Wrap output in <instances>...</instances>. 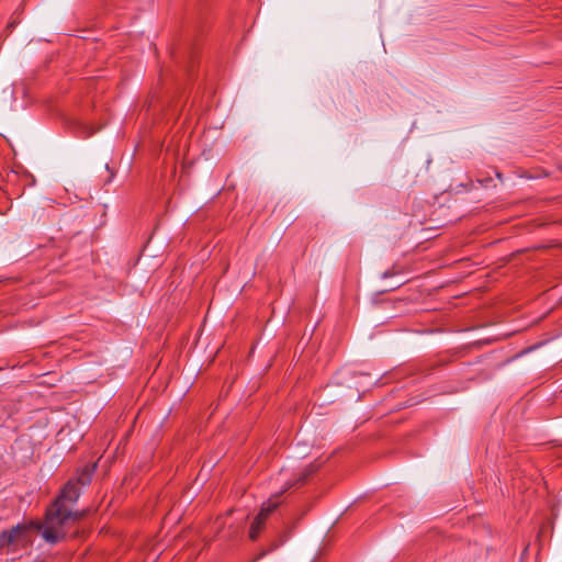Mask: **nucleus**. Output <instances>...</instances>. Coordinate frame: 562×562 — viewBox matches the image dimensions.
Masks as SVG:
<instances>
[{
  "instance_id": "1",
  "label": "nucleus",
  "mask_w": 562,
  "mask_h": 562,
  "mask_svg": "<svg viewBox=\"0 0 562 562\" xmlns=\"http://www.w3.org/2000/svg\"><path fill=\"white\" fill-rule=\"evenodd\" d=\"M79 482H81V479L77 482L68 481L57 499L46 510L45 522L40 528L42 529L43 538L48 543L55 544L63 540L66 537L67 527L86 516V510L72 512L67 506V503L74 504L78 501L80 496Z\"/></svg>"
},
{
  "instance_id": "2",
  "label": "nucleus",
  "mask_w": 562,
  "mask_h": 562,
  "mask_svg": "<svg viewBox=\"0 0 562 562\" xmlns=\"http://www.w3.org/2000/svg\"><path fill=\"white\" fill-rule=\"evenodd\" d=\"M29 526L19 524L11 529L0 532V552L5 548L15 549L19 546L24 547L29 542Z\"/></svg>"
},
{
  "instance_id": "3",
  "label": "nucleus",
  "mask_w": 562,
  "mask_h": 562,
  "mask_svg": "<svg viewBox=\"0 0 562 562\" xmlns=\"http://www.w3.org/2000/svg\"><path fill=\"white\" fill-rule=\"evenodd\" d=\"M276 497L277 496H271L267 502L262 503L258 515L255 517L249 528L250 540L255 541L259 537L266 526L267 519L280 505V502L276 501Z\"/></svg>"
},
{
  "instance_id": "4",
  "label": "nucleus",
  "mask_w": 562,
  "mask_h": 562,
  "mask_svg": "<svg viewBox=\"0 0 562 562\" xmlns=\"http://www.w3.org/2000/svg\"><path fill=\"white\" fill-rule=\"evenodd\" d=\"M319 468H321V463H317V462H312L311 464H308L305 468L302 475L297 479L295 484L303 485L306 482L307 477L311 476L312 474L316 473Z\"/></svg>"
},
{
  "instance_id": "5",
  "label": "nucleus",
  "mask_w": 562,
  "mask_h": 562,
  "mask_svg": "<svg viewBox=\"0 0 562 562\" xmlns=\"http://www.w3.org/2000/svg\"><path fill=\"white\" fill-rule=\"evenodd\" d=\"M288 488H290V485H286V487H284V488H283V491H280V493H279V494H274L273 496H277V497H276V501H278V502H279V497H280V495H281V494H283V492H286V491H288Z\"/></svg>"
},
{
  "instance_id": "6",
  "label": "nucleus",
  "mask_w": 562,
  "mask_h": 562,
  "mask_svg": "<svg viewBox=\"0 0 562 562\" xmlns=\"http://www.w3.org/2000/svg\"><path fill=\"white\" fill-rule=\"evenodd\" d=\"M288 488H290V485H286V487H284V488H283V491H280V493H279V494H274L273 496H277V497H276V501H278V502H279V497H280V495H281V494H283V492H286V491H288Z\"/></svg>"
},
{
  "instance_id": "7",
  "label": "nucleus",
  "mask_w": 562,
  "mask_h": 562,
  "mask_svg": "<svg viewBox=\"0 0 562 562\" xmlns=\"http://www.w3.org/2000/svg\"><path fill=\"white\" fill-rule=\"evenodd\" d=\"M288 488H290V485H286V487H284V488H283V491H280V493H279V494H274L273 496H277V497H276V501H278V502H279V497H280V495H281V494H283V492H286V491H288Z\"/></svg>"
},
{
  "instance_id": "8",
  "label": "nucleus",
  "mask_w": 562,
  "mask_h": 562,
  "mask_svg": "<svg viewBox=\"0 0 562 562\" xmlns=\"http://www.w3.org/2000/svg\"><path fill=\"white\" fill-rule=\"evenodd\" d=\"M288 488H290V485H286V487H284V488H283V491H280V493H279V494H274L273 496H277V497H276V501H278V502H279V497H280V495H281V494H283V492H286V491H288Z\"/></svg>"
},
{
  "instance_id": "9",
  "label": "nucleus",
  "mask_w": 562,
  "mask_h": 562,
  "mask_svg": "<svg viewBox=\"0 0 562 562\" xmlns=\"http://www.w3.org/2000/svg\"><path fill=\"white\" fill-rule=\"evenodd\" d=\"M389 276H391V273H389V272H385V273L383 274V277H384V278H386V277H389Z\"/></svg>"
}]
</instances>
